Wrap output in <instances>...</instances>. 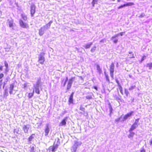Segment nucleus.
I'll return each instance as SVG.
<instances>
[{"instance_id":"nucleus-28","label":"nucleus","mask_w":152,"mask_h":152,"mask_svg":"<svg viewBox=\"0 0 152 152\" xmlns=\"http://www.w3.org/2000/svg\"><path fill=\"white\" fill-rule=\"evenodd\" d=\"M73 82V78H72L69 80L68 84L72 85Z\"/></svg>"},{"instance_id":"nucleus-50","label":"nucleus","mask_w":152,"mask_h":152,"mask_svg":"<svg viewBox=\"0 0 152 152\" xmlns=\"http://www.w3.org/2000/svg\"><path fill=\"white\" fill-rule=\"evenodd\" d=\"M118 40L115 39V43H116L117 42Z\"/></svg>"},{"instance_id":"nucleus-16","label":"nucleus","mask_w":152,"mask_h":152,"mask_svg":"<svg viewBox=\"0 0 152 152\" xmlns=\"http://www.w3.org/2000/svg\"><path fill=\"white\" fill-rule=\"evenodd\" d=\"M73 95H74V93L72 92L71 94V95H70V96L69 97V104L73 103Z\"/></svg>"},{"instance_id":"nucleus-42","label":"nucleus","mask_w":152,"mask_h":152,"mask_svg":"<svg viewBox=\"0 0 152 152\" xmlns=\"http://www.w3.org/2000/svg\"><path fill=\"white\" fill-rule=\"evenodd\" d=\"M2 80H0V89L1 88V86L2 84Z\"/></svg>"},{"instance_id":"nucleus-22","label":"nucleus","mask_w":152,"mask_h":152,"mask_svg":"<svg viewBox=\"0 0 152 152\" xmlns=\"http://www.w3.org/2000/svg\"><path fill=\"white\" fill-rule=\"evenodd\" d=\"M35 89V92L38 94H39L40 91L39 89V87H34Z\"/></svg>"},{"instance_id":"nucleus-32","label":"nucleus","mask_w":152,"mask_h":152,"mask_svg":"<svg viewBox=\"0 0 152 152\" xmlns=\"http://www.w3.org/2000/svg\"><path fill=\"white\" fill-rule=\"evenodd\" d=\"M34 138V137L32 136V135L30 136L28 139V140L29 141H31Z\"/></svg>"},{"instance_id":"nucleus-56","label":"nucleus","mask_w":152,"mask_h":152,"mask_svg":"<svg viewBox=\"0 0 152 152\" xmlns=\"http://www.w3.org/2000/svg\"><path fill=\"white\" fill-rule=\"evenodd\" d=\"M66 83V82L65 81V83H64V86H65V84Z\"/></svg>"},{"instance_id":"nucleus-45","label":"nucleus","mask_w":152,"mask_h":152,"mask_svg":"<svg viewBox=\"0 0 152 152\" xmlns=\"http://www.w3.org/2000/svg\"><path fill=\"white\" fill-rule=\"evenodd\" d=\"M97 69L98 70H99V68H100V67L99 65H97Z\"/></svg>"},{"instance_id":"nucleus-29","label":"nucleus","mask_w":152,"mask_h":152,"mask_svg":"<svg viewBox=\"0 0 152 152\" xmlns=\"http://www.w3.org/2000/svg\"><path fill=\"white\" fill-rule=\"evenodd\" d=\"M96 49V47H93L91 50V51L92 52H94Z\"/></svg>"},{"instance_id":"nucleus-34","label":"nucleus","mask_w":152,"mask_h":152,"mask_svg":"<svg viewBox=\"0 0 152 152\" xmlns=\"http://www.w3.org/2000/svg\"><path fill=\"white\" fill-rule=\"evenodd\" d=\"M71 86H72V85L68 84V85L67 86V89L69 90V89H70Z\"/></svg>"},{"instance_id":"nucleus-44","label":"nucleus","mask_w":152,"mask_h":152,"mask_svg":"<svg viewBox=\"0 0 152 152\" xmlns=\"http://www.w3.org/2000/svg\"><path fill=\"white\" fill-rule=\"evenodd\" d=\"M145 15L143 14H143H142V15H141L140 16V18H142V17H144V16Z\"/></svg>"},{"instance_id":"nucleus-35","label":"nucleus","mask_w":152,"mask_h":152,"mask_svg":"<svg viewBox=\"0 0 152 152\" xmlns=\"http://www.w3.org/2000/svg\"><path fill=\"white\" fill-rule=\"evenodd\" d=\"M91 96H86V98L87 99H90L92 98Z\"/></svg>"},{"instance_id":"nucleus-48","label":"nucleus","mask_w":152,"mask_h":152,"mask_svg":"<svg viewBox=\"0 0 152 152\" xmlns=\"http://www.w3.org/2000/svg\"><path fill=\"white\" fill-rule=\"evenodd\" d=\"M124 32H121L120 33V35L121 36H122L124 34Z\"/></svg>"},{"instance_id":"nucleus-33","label":"nucleus","mask_w":152,"mask_h":152,"mask_svg":"<svg viewBox=\"0 0 152 152\" xmlns=\"http://www.w3.org/2000/svg\"><path fill=\"white\" fill-rule=\"evenodd\" d=\"M135 86H132L130 88H129V90H132L133 89H134L135 87Z\"/></svg>"},{"instance_id":"nucleus-9","label":"nucleus","mask_w":152,"mask_h":152,"mask_svg":"<svg viewBox=\"0 0 152 152\" xmlns=\"http://www.w3.org/2000/svg\"><path fill=\"white\" fill-rule=\"evenodd\" d=\"M114 65L113 64H112L111 65L110 69V75L111 77L113 78V73L114 71Z\"/></svg>"},{"instance_id":"nucleus-27","label":"nucleus","mask_w":152,"mask_h":152,"mask_svg":"<svg viewBox=\"0 0 152 152\" xmlns=\"http://www.w3.org/2000/svg\"><path fill=\"white\" fill-rule=\"evenodd\" d=\"M130 134L129 135L128 137L130 138V137H132L134 134V133L132 132V131L129 132Z\"/></svg>"},{"instance_id":"nucleus-46","label":"nucleus","mask_w":152,"mask_h":152,"mask_svg":"<svg viewBox=\"0 0 152 152\" xmlns=\"http://www.w3.org/2000/svg\"><path fill=\"white\" fill-rule=\"evenodd\" d=\"M3 69V66H1L0 65V70H2Z\"/></svg>"},{"instance_id":"nucleus-31","label":"nucleus","mask_w":152,"mask_h":152,"mask_svg":"<svg viewBox=\"0 0 152 152\" xmlns=\"http://www.w3.org/2000/svg\"><path fill=\"white\" fill-rule=\"evenodd\" d=\"M80 110L83 111H84L85 110V108L83 107L82 105H81L80 106Z\"/></svg>"},{"instance_id":"nucleus-19","label":"nucleus","mask_w":152,"mask_h":152,"mask_svg":"<svg viewBox=\"0 0 152 152\" xmlns=\"http://www.w3.org/2000/svg\"><path fill=\"white\" fill-rule=\"evenodd\" d=\"M66 120L64 119L62 120V121L59 124L60 126H63L65 125L66 124Z\"/></svg>"},{"instance_id":"nucleus-14","label":"nucleus","mask_w":152,"mask_h":152,"mask_svg":"<svg viewBox=\"0 0 152 152\" xmlns=\"http://www.w3.org/2000/svg\"><path fill=\"white\" fill-rule=\"evenodd\" d=\"M14 83H12L10 85V87H9V93L11 94H12V91L13 89V88L14 87Z\"/></svg>"},{"instance_id":"nucleus-7","label":"nucleus","mask_w":152,"mask_h":152,"mask_svg":"<svg viewBox=\"0 0 152 152\" xmlns=\"http://www.w3.org/2000/svg\"><path fill=\"white\" fill-rule=\"evenodd\" d=\"M81 142H76L72 147L73 150L74 151H75L78 147L80 146L81 144Z\"/></svg>"},{"instance_id":"nucleus-13","label":"nucleus","mask_w":152,"mask_h":152,"mask_svg":"<svg viewBox=\"0 0 152 152\" xmlns=\"http://www.w3.org/2000/svg\"><path fill=\"white\" fill-rule=\"evenodd\" d=\"M8 24L10 28L13 29V21L12 19H8Z\"/></svg>"},{"instance_id":"nucleus-61","label":"nucleus","mask_w":152,"mask_h":152,"mask_svg":"<svg viewBox=\"0 0 152 152\" xmlns=\"http://www.w3.org/2000/svg\"><path fill=\"white\" fill-rule=\"evenodd\" d=\"M111 110V109H110V110Z\"/></svg>"},{"instance_id":"nucleus-57","label":"nucleus","mask_w":152,"mask_h":152,"mask_svg":"<svg viewBox=\"0 0 152 152\" xmlns=\"http://www.w3.org/2000/svg\"><path fill=\"white\" fill-rule=\"evenodd\" d=\"M144 60V58H142V61H143V60Z\"/></svg>"},{"instance_id":"nucleus-37","label":"nucleus","mask_w":152,"mask_h":152,"mask_svg":"<svg viewBox=\"0 0 152 152\" xmlns=\"http://www.w3.org/2000/svg\"><path fill=\"white\" fill-rule=\"evenodd\" d=\"M140 152H145V150L143 148L141 149Z\"/></svg>"},{"instance_id":"nucleus-52","label":"nucleus","mask_w":152,"mask_h":152,"mask_svg":"<svg viewBox=\"0 0 152 152\" xmlns=\"http://www.w3.org/2000/svg\"><path fill=\"white\" fill-rule=\"evenodd\" d=\"M94 88H95V89H96V90H97V87H96V86H94Z\"/></svg>"},{"instance_id":"nucleus-53","label":"nucleus","mask_w":152,"mask_h":152,"mask_svg":"<svg viewBox=\"0 0 152 152\" xmlns=\"http://www.w3.org/2000/svg\"><path fill=\"white\" fill-rule=\"evenodd\" d=\"M68 80V77H66V80H65V81L66 82V81H67Z\"/></svg>"},{"instance_id":"nucleus-30","label":"nucleus","mask_w":152,"mask_h":152,"mask_svg":"<svg viewBox=\"0 0 152 152\" xmlns=\"http://www.w3.org/2000/svg\"><path fill=\"white\" fill-rule=\"evenodd\" d=\"M8 95V93L7 90L5 91V92L4 94V96L7 97Z\"/></svg>"},{"instance_id":"nucleus-43","label":"nucleus","mask_w":152,"mask_h":152,"mask_svg":"<svg viewBox=\"0 0 152 152\" xmlns=\"http://www.w3.org/2000/svg\"><path fill=\"white\" fill-rule=\"evenodd\" d=\"M9 79L8 78H7L5 80V81H4L5 83H6L8 81Z\"/></svg>"},{"instance_id":"nucleus-18","label":"nucleus","mask_w":152,"mask_h":152,"mask_svg":"<svg viewBox=\"0 0 152 152\" xmlns=\"http://www.w3.org/2000/svg\"><path fill=\"white\" fill-rule=\"evenodd\" d=\"M21 16L22 18L23 19L25 20L26 21L27 20V16L26 15H25L24 13H22L21 14Z\"/></svg>"},{"instance_id":"nucleus-40","label":"nucleus","mask_w":152,"mask_h":152,"mask_svg":"<svg viewBox=\"0 0 152 152\" xmlns=\"http://www.w3.org/2000/svg\"><path fill=\"white\" fill-rule=\"evenodd\" d=\"M4 74L2 73L0 74V80L2 78L4 77Z\"/></svg>"},{"instance_id":"nucleus-15","label":"nucleus","mask_w":152,"mask_h":152,"mask_svg":"<svg viewBox=\"0 0 152 152\" xmlns=\"http://www.w3.org/2000/svg\"><path fill=\"white\" fill-rule=\"evenodd\" d=\"M45 31L44 29L43 28H42V27L39 30V34L40 36H42L44 33Z\"/></svg>"},{"instance_id":"nucleus-21","label":"nucleus","mask_w":152,"mask_h":152,"mask_svg":"<svg viewBox=\"0 0 152 152\" xmlns=\"http://www.w3.org/2000/svg\"><path fill=\"white\" fill-rule=\"evenodd\" d=\"M35 147L34 146H31L29 151L30 152H35Z\"/></svg>"},{"instance_id":"nucleus-8","label":"nucleus","mask_w":152,"mask_h":152,"mask_svg":"<svg viewBox=\"0 0 152 152\" xmlns=\"http://www.w3.org/2000/svg\"><path fill=\"white\" fill-rule=\"evenodd\" d=\"M53 22L52 21H50L48 23L46 24L45 25L43 26L42 27L44 29L45 31L50 28V25Z\"/></svg>"},{"instance_id":"nucleus-10","label":"nucleus","mask_w":152,"mask_h":152,"mask_svg":"<svg viewBox=\"0 0 152 152\" xmlns=\"http://www.w3.org/2000/svg\"><path fill=\"white\" fill-rule=\"evenodd\" d=\"M31 14L32 16L34 14L35 12V6L34 5H32L31 6Z\"/></svg>"},{"instance_id":"nucleus-24","label":"nucleus","mask_w":152,"mask_h":152,"mask_svg":"<svg viewBox=\"0 0 152 152\" xmlns=\"http://www.w3.org/2000/svg\"><path fill=\"white\" fill-rule=\"evenodd\" d=\"M34 89L32 93H29L28 94V97L29 98H31L33 96L34 93Z\"/></svg>"},{"instance_id":"nucleus-59","label":"nucleus","mask_w":152,"mask_h":152,"mask_svg":"<svg viewBox=\"0 0 152 152\" xmlns=\"http://www.w3.org/2000/svg\"><path fill=\"white\" fill-rule=\"evenodd\" d=\"M120 1V0H118V2Z\"/></svg>"},{"instance_id":"nucleus-3","label":"nucleus","mask_w":152,"mask_h":152,"mask_svg":"<svg viewBox=\"0 0 152 152\" xmlns=\"http://www.w3.org/2000/svg\"><path fill=\"white\" fill-rule=\"evenodd\" d=\"M44 54L41 53L39 56V62L41 64H43L45 61V58L44 57Z\"/></svg>"},{"instance_id":"nucleus-47","label":"nucleus","mask_w":152,"mask_h":152,"mask_svg":"<svg viewBox=\"0 0 152 152\" xmlns=\"http://www.w3.org/2000/svg\"><path fill=\"white\" fill-rule=\"evenodd\" d=\"M150 145H152V140H151L150 142Z\"/></svg>"},{"instance_id":"nucleus-6","label":"nucleus","mask_w":152,"mask_h":152,"mask_svg":"<svg viewBox=\"0 0 152 152\" xmlns=\"http://www.w3.org/2000/svg\"><path fill=\"white\" fill-rule=\"evenodd\" d=\"M50 131V129L49 128V124H47L45 125V136H47L48 135Z\"/></svg>"},{"instance_id":"nucleus-49","label":"nucleus","mask_w":152,"mask_h":152,"mask_svg":"<svg viewBox=\"0 0 152 152\" xmlns=\"http://www.w3.org/2000/svg\"><path fill=\"white\" fill-rule=\"evenodd\" d=\"M6 84V83H5V82H4V86H3V88H4L5 85Z\"/></svg>"},{"instance_id":"nucleus-51","label":"nucleus","mask_w":152,"mask_h":152,"mask_svg":"<svg viewBox=\"0 0 152 152\" xmlns=\"http://www.w3.org/2000/svg\"><path fill=\"white\" fill-rule=\"evenodd\" d=\"M130 57V58H134V55L133 54V55H132V56H131V57Z\"/></svg>"},{"instance_id":"nucleus-23","label":"nucleus","mask_w":152,"mask_h":152,"mask_svg":"<svg viewBox=\"0 0 152 152\" xmlns=\"http://www.w3.org/2000/svg\"><path fill=\"white\" fill-rule=\"evenodd\" d=\"M146 66L148 67L149 69H151L152 67V63L147 64L146 65Z\"/></svg>"},{"instance_id":"nucleus-17","label":"nucleus","mask_w":152,"mask_h":152,"mask_svg":"<svg viewBox=\"0 0 152 152\" xmlns=\"http://www.w3.org/2000/svg\"><path fill=\"white\" fill-rule=\"evenodd\" d=\"M93 44V42H90L88 44L83 45V47L86 49L89 48Z\"/></svg>"},{"instance_id":"nucleus-12","label":"nucleus","mask_w":152,"mask_h":152,"mask_svg":"<svg viewBox=\"0 0 152 152\" xmlns=\"http://www.w3.org/2000/svg\"><path fill=\"white\" fill-rule=\"evenodd\" d=\"M29 128V126L28 125H24L23 126V129L25 133H27Z\"/></svg>"},{"instance_id":"nucleus-54","label":"nucleus","mask_w":152,"mask_h":152,"mask_svg":"<svg viewBox=\"0 0 152 152\" xmlns=\"http://www.w3.org/2000/svg\"><path fill=\"white\" fill-rule=\"evenodd\" d=\"M24 87H26V84H25V83L24 84Z\"/></svg>"},{"instance_id":"nucleus-25","label":"nucleus","mask_w":152,"mask_h":152,"mask_svg":"<svg viewBox=\"0 0 152 152\" xmlns=\"http://www.w3.org/2000/svg\"><path fill=\"white\" fill-rule=\"evenodd\" d=\"M57 147L56 146H54L52 147L51 151L53 152L56 151V150L57 149Z\"/></svg>"},{"instance_id":"nucleus-58","label":"nucleus","mask_w":152,"mask_h":152,"mask_svg":"<svg viewBox=\"0 0 152 152\" xmlns=\"http://www.w3.org/2000/svg\"><path fill=\"white\" fill-rule=\"evenodd\" d=\"M132 52H129V54H132Z\"/></svg>"},{"instance_id":"nucleus-60","label":"nucleus","mask_w":152,"mask_h":152,"mask_svg":"<svg viewBox=\"0 0 152 152\" xmlns=\"http://www.w3.org/2000/svg\"><path fill=\"white\" fill-rule=\"evenodd\" d=\"M113 37H112V38H113Z\"/></svg>"},{"instance_id":"nucleus-26","label":"nucleus","mask_w":152,"mask_h":152,"mask_svg":"<svg viewBox=\"0 0 152 152\" xmlns=\"http://www.w3.org/2000/svg\"><path fill=\"white\" fill-rule=\"evenodd\" d=\"M98 0H93L92 2V4L93 7H94V5L96 4H97Z\"/></svg>"},{"instance_id":"nucleus-4","label":"nucleus","mask_w":152,"mask_h":152,"mask_svg":"<svg viewBox=\"0 0 152 152\" xmlns=\"http://www.w3.org/2000/svg\"><path fill=\"white\" fill-rule=\"evenodd\" d=\"M115 81L118 86V87L117 88V90L118 92L119 91L122 94H123V92L122 88L120 83H119V81L117 79H116Z\"/></svg>"},{"instance_id":"nucleus-1","label":"nucleus","mask_w":152,"mask_h":152,"mask_svg":"<svg viewBox=\"0 0 152 152\" xmlns=\"http://www.w3.org/2000/svg\"><path fill=\"white\" fill-rule=\"evenodd\" d=\"M133 113V111H131L130 112L127 113L124 116H122L120 118L118 119V120H116V121H118L119 120H121L122 121H124L130 118L132 116Z\"/></svg>"},{"instance_id":"nucleus-55","label":"nucleus","mask_w":152,"mask_h":152,"mask_svg":"<svg viewBox=\"0 0 152 152\" xmlns=\"http://www.w3.org/2000/svg\"><path fill=\"white\" fill-rule=\"evenodd\" d=\"M118 35H119V34H117L115 36V37H117Z\"/></svg>"},{"instance_id":"nucleus-39","label":"nucleus","mask_w":152,"mask_h":152,"mask_svg":"<svg viewBox=\"0 0 152 152\" xmlns=\"http://www.w3.org/2000/svg\"><path fill=\"white\" fill-rule=\"evenodd\" d=\"M125 93L126 94V96H128V95L129 94V92L127 90H126V89H125Z\"/></svg>"},{"instance_id":"nucleus-38","label":"nucleus","mask_w":152,"mask_h":152,"mask_svg":"<svg viewBox=\"0 0 152 152\" xmlns=\"http://www.w3.org/2000/svg\"><path fill=\"white\" fill-rule=\"evenodd\" d=\"M105 76L106 78V80L107 81H109V79L108 77V75L106 74V73L105 72Z\"/></svg>"},{"instance_id":"nucleus-41","label":"nucleus","mask_w":152,"mask_h":152,"mask_svg":"<svg viewBox=\"0 0 152 152\" xmlns=\"http://www.w3.org/2000/svg\"><path fill=\"white\" fill-rule=\"evenodd\" d=\"M2 80H0V89L1 88V86L2 84Z\"/></svg>"},{"instance_id":"nucleus-36","label":"nucleus","mask_w":152,"mask_h":152,"mask_svg":"<svg viewBox=\"0 0 152 152\" xmlns=\"http://www.w3.org/2000/svg\"><path fill=\"white\" fill-rule=\"evenodd\" d=\"M5 66L6 67V69H7L8 67V64L7 62H4Z\"/></svg>"},{"instance_id":"nucleus-2","label":"nucleus","mask_w":152,"mask_h":152,"mask_svg":"<svg viewBox=\"0 0 152 152\" xmlns=\"http://www.w3.org/2000/svg\"><path fill=\"white\" fill-rule=\"evenodd\" d=\"M139 119H137L135 120L134 123L132 126L131 127L129 130V132L132 131L138 126Z\"/></svg>"},{"instance_id":"nucleus-5","label":"nucleus","mask_w":152,"mask_h":152,"mask_svg":"<svg viewBox=\"0 0 152 152\" xmlns=\"http://www.w3.org/2000/svg\"><path fill=\"white\" fill-rule=\"evenodd\" d=\"M19 23L20 26L22 28H28L29 27L28 24L27 23H24L21 19H20L19 20Z\"/></svg>"},{"instance_id":"nucleus-20","label":"nucleus","mask_w":152,"mask_h":152,"mask_svg":"<svg viewBox=\"0 0 152 152\" xmlns=\"http://www.w3.org/2000/svg\"><path fill=\"white\" fill-rule=\"evenodd\" d=\"M40 83V80H39L37 82L36 84V85L34 84V87H39V85Z\"/></svg>"},{"instance_id":"nucleus-11","label":"nucleus","mask_w":152,"mask_h":152,"mask_svg":"<svg viewBox=\"0 0 152 152\" xmlns=\"http://www.w3.org/2000/svg\"><path fill=\"white\" fill-rule=\"evenodd\" d=\"M134 3L132 2H129L123 5H121L118 7V9H120L125 7H128L134 5Z\"/></svg>"},{"instance_id":"nucleus-62","label":"nucleus","mask_w":152,"mask_h":152,"mask_svg":"<svg viewBox=\"0 0 152 152\" xmlns=\"http://www.w3.org/2000/svg\"><path fill=\"white\" fill-rule=\"evenodd\" d=\"M151 7H152V5H151Z\"/></svg>"}]
</instances>
